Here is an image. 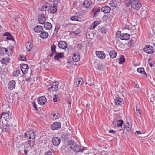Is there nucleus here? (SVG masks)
Here are the masks:
<instances>
[{
	"mask_svg": "<svg viewBox=\"0 0 155 155\" xmlns=\"http://www.w3.org/2000/svg\"><path fill=\"white\" fill-rule=\"evenodd\" d=\"M26 49L28 51H30L33 48V45L30 42H28L25 44Z\"/></svg>",
	"mask_w": 155,
	"mask_h": 155,
	"instance_id": "473e14b6",
	"label": "nucleus"
},
{
	"mask_svg": "<svg viewBox=\"0 0 155 155\" xmlns=\"http://www.w3.org/2000/svg\"><path fill=\"white\" fill-rule=\"evenodd\" d=\"M136 112L137 115L138 116H140L141 114V111L138 108L137 106H136Z\"/></svg>",
	"mask_w": 155,
	"mask_h": 155,
	"instance_id": "c03bdc74",
	"label": "nucleus"
},
{
	"mask_svg": "<svg viewBox=\"0 0 155 155\" xmlns=\"http://www.w3.org/2000/svg\"><path fill=\"white\" fill-rule=\"evenodd\" d=\"M122 99L119 97L116 98L115 100V102L117 105H120L121 104Z\"/></svg>",
	"mask_w": 155,
	"mask_h": 155,
	"instance_id": "4c0bfd02",
	"label": "nucleus"
},
{
	"mask_svg": "<svg viewBox=\"0 0 155 155\" xmlns=\"http://www.w3.org/2000/svg\"><path fill=\"white\" fill-rule=\"evenodd\" d=\"M107 31V29L104 28H102L101 30V33L103 35L105 34Z\"/></svg>",
	"mask_w": 155,
	"mask_h": 155,
	"instance_id": "8fccbe9b",
	"label": "nucleus"
},
{
	"mask_svg": "<svg viewBox=\"0 0 155 155\" xmlns=\"http://www.w3.org/2000/svg\"><path fill=\"white\" fill-rule=\"evenodd\" d=\"M90 5V2L87 0H85L82 4V7L84 8H88Z\"/></svg>",
	"mask_w": 155,
	"mask_h": 155,
	"instance_id": "aec40b11",
	"label": "nucleus"
},
{
	"mask_svg": "<svg viewBox=\"0 0 155 155\" xmlns=\"http://www.w3.org/2000/svg\"><path fill=\"white\" fill-rule=\"evenodd\" d=\"M7 49L5 48L2 47H0V51L2 52V54L3 55H6V52Z\"/></svg>",
	"mask_w": 155,
	"mask_h": 155,
	"instance_id": "a19ab883",
	"label": "nucleus"
},
{
	"mask_svg": "<svg viewBox=\"0 0 155 155\" xmlns=\"http://www.w3.org/2000/svg\"><path fill=\"white\" fill-rule=\"evenodd\" d=\"M73 33L76 35L79 34L80 33V31L79 29H78L73 31Z\"/></svg>",
	"mask_w": 155,
	"mask_h": 155,
	"instance_id": "603ef678",
	"label": "nucleus"
},
{
	"mask_svg": "<svg viewBox=\"0 0 155 155\" xmlns=\"http://www.w3.org/2000/svg\"><path fill=\"white\" fill-rule=\"evenodd\" d=\"M32 105H33L34 108L35 109V110H38V108L37 107L36 103L35 102H33L32 103Z\"/></svg>",
	"mask_w": 155,
	"mask_h": 155,
	"instance_id": "864d4df0",
	"label": "nucleus"
},
{
	"mask_svg": "<svg viewBox=\"0 0 155 155\" xmlns=\"http://www.w3.org/2000/svg\"><path fill=\"white\" fill-rule=\"evenodd\" d=\"M70 19L72 21H78V17L77 16H72L71 17Z\"/></svg>",
	"mask_w": 155,
	"mask_h": 155,
	"instance_id": "de8ad7c7",
	"label": "nucleus"
},
{
	"mask_svg": "<svg viewBox=\"0 0 155 155\" xmlns=\"http://www.w3.org/2000/svg\"><path fill=\"white\" fill-rule=\"evenodd\" d=\"M109 4L111 6L114 7H117L118 5L117 1L114 0H111Z\"/></svg>",
	"mask_w": 155,
	"mask_h": 155,
	"instance_id": "2f4dec72",
	"label": "nucleus"
},
{
	"mask_svg": "<svg viewBox=\"0 0 155 155\" xmlns=\"http://www.w3.org/2000/svg\"><path fill=\"white\" fill-rule=\"evenodd\" d=\"M20 68L22 73L25 74L27 73L29 67L26 64H22L20 65Z\"/></svg>",
	"mask_w": 155,
	"mask_h": 155,
	"instance_id": "0eeeda50",
	"label": "nucleus"
},
{
	"mask_svg": "<svg viewBox=\"0 0 155 155\" xmlns=\"http://www.w3.org/2000/svg\"><path fill=\"white\" fill-rule=\"evenodd\" d=\"M21 71L19 69H15L13 71L12 73L13 76L14 77H20L21 75L20 74Z\"/></svg>",
	"mask_w": 155,
	"mask_h": 155,
	"instance_id": "6ab92c4d",
	"label": "nucleus"
},
{
	"mask_svg": "<svg viewBox=\"0 0 155 155\" xmlns=\"http://www.w3.org/2000/svg\"><path fill=\"white\" fill-rule=\"evenodd\" d=\"M61 127V124L59 122H55L51 124V127L53 130H55L59 129Z\"/></svg>",
	"mask_w": 155,
	"mask_h": 155,
	"instance_id": "9d476101",
	"label": "nucleus"
},
{
	"mask_svg": "<svg viewBox=\"0 0 155 155\" xmlns=\"http://www.w3.org/2000/svg\"><path fill=\"white\" fill-rule=\"evenodd\" d=\"M6 52V55L8 56H10L12 55V49L9 48V49H7Z\"/></svg>",
	"mask_w": 155,
	"mask_h": 155,
	"instance_id": "37998d69",
	"label": "nucleus"
},
{
	"mask_svg": "<svg viewBox=\"0 0 155 155\" xmlns=\"http://www.w3.org/2000/svg\"><path fill=\"white\" fill-rule=\"evenodd\" d=\"M4 36H7L6 38L8 40H14L13 38L11 35V34L8 32H6L4 33L3 35Z\"/></svg>",
	"mask_w": 155,
	"mask_h": 155,
	"instance_id": "cd10ccee",
	"label": "nucleus"
},
{
	"mask_svg": "<svg viewBox=\"0 0 155 155\" xmlns=\"http://www.w3.org/2000/svg\"><path fill=\"white\" fill-rule=\"evenodd\" d=\"M11 125H10L8 123H7L6 124L4 125L2 127V131L7 132L10 130V127Z\"/></svg>",
	"mask_w": 155,
	"mask_h": 155,
	"instance_id": "4be33fe9",
	"label": "nucleus"
},
{
	"mask_svg": "<svg viewBox=\"0 0 155 155\" xmlns=\"http://www.w3.org/2000/svg\"><path fill=\"white\" fill-rule=\"evenodd\" d=\"M127 125H124L123 128L121 129H120L119 131H121V130H122L123 133L124 134V130L126 127V129L127 131H130L131 128V125L129 124L128 122H127Z\"/></svg>",
	"mask_w": 155,
	"mask_h": 155,
	"instance_id": "f3484780",
	"label": "nucleus"
},
{
	"mask_svg": "<svg viewBox=\"0 0 155 155\" xmlns=\"http://www.w3.org/2000/svg\"><path fill=\"white\" fill-rule=\"evenodd\" d=\"M58 4V0H54L53 1V5H51L50 4V10L52 14L55 13L57 10V6Z\"/></svg>",
	"mask_w": 155,
	"mask_h": 155,
	"instance_id": "20e7f679",
	"label": "nucleus"
},
{
	"mask_svg": "<svg viewBox=\"0 0 155 155\" xmlns=\"http://www.w3.org/2000/svg\"><path fill=\"white\" fill-rule=\"evenodd\" d=\"M96 54L100 59H103L105 58L106 55L103 51H97L96 52Z\"/></svg>",
	"mask_w": 155,
	"mask_h": 155,
	"instance_id": "1a4fd4ad",
	"label": "nucleus"
},
{
	"mask_svg": "<svg viewBox=\"0 0 155 155\" xmlns=\"http://www.w3.org/2000/svg\"><path fill=\"white\" fill-rule=\"evenodd\" d=\"M58 46L59 48L63 49H65L67 47V45L66 43L63 41H59L58 43Z\"/></svg>",
	"mask_w": 155,
	"mask_h": 155,
	"instance_id": "4468645a",
	"label": "nucleus"
},
{
	"mask_svg": "<svg viewBox=\"0 0 155 155\" xmlns=\"http://www.w3.org/2000/svg\"><path fill=\"white\" fill-rule=\"evenodd\" d=\"M102 66L101 64H99L98 65L97 68L98 70H101L102 69Z\"/></svg>",
	"mask_w": 155,
	"mask_h": 155,
	"instance_id": "4d7b16f0",
	"label": "nucleus"
},
{
	"mask_svg": "<svg viewBox=\"0 0 155 155\" xmlns=\"http://www.w3.org/2000/svg\"><path fill=\"white\" fill-rule=\"evenodd\" d=\"M109 132L110 133L114 134L116 133V131L112 130H110L109 131Z\"/></svg>",
	"mask_w": 155,
	"mask_h": 155,
	"instance_id": "bf43d9fd",
	"label": "nucleus"
},
{
	"mask_svg": "<svg viewBox=\"0 0 155 155\" xmlns=\"http://www.w3.org/2000/svg\"><path fill=\"white\" fill-rule=\"evenodd\" d=\"M137 71L138 72L140 73L143 77L145 78H147V76L146 72L144 71V69L143 68H138L137 69Z\"/></svg>",
	"mask_w": 155,
	"mask_h": 155,
	"instance_id": "dca6fc26",
	"label": "nucleus"
},
{
	"mask_svg": "<svg viewBox=\"0 0 155 155\" xmlns=\"http://www.w3.org/2000/svg\"><path fill=\"white\" fill-rule=\"evenodd\" d=\"M124 29H127L129 30L130 29V27L128 25H126L124 27Z\"/></svg>",
	"mask_w": 155,
	"mask_h": 155,
	"instance_id": "052dcab7",
	"label": "nucleus"
},
{
	"mask_svg": "<svg viewBox=\"0 0 155 155\" xmlns=\"http://www.w3.org/2000/svg\"><path fill=\"white\" fill-rule=\"evenodd\" d=\"M9 112H3L2 113L0 116V119H4L6 120H8V119H9Z\"/></svg>",
	"mask_w": 155,
	"mask_h": 155,
	"instance_id": "a211bd4d",
	"label": "nucleus"
},
{
	"mask_svg": "<svg viewBox=\"0 0 155 155\" xmlns=\"http://www.w3.org/2000/svg\"><path fill=\"white\" fill-rule=\"evenodd\" d=\"M52 142L54 145L57 146L60 143L61 140L59 137H55L53 138Z\"/></svg>",
	"mask_w": 155,
	"mask_h": 155,
	"instance_id": "f8f14e48",
	"label": "nucleus"
},
{
	"mask_svg": "<svg viewBox=\"0 0 155 155\" xmlns=\"http://www.w3.org/2000/svg\"><path fill=\"white\" fill-rule=\"evenodd\" d=\"M125 59L124 55H121L119 59V64H122L125 61Z\"/></svg>",
	"mask_w": 155,
	"mask_h": 155,
	"instance_id": "ea45409f",
	"label": "nucleus"
},
{
	"mask_svg": "<svg viewBox=\"0 0 155 155\" xmlns=\"http://www.w3.org/2000/svg\"><path fill=\"white\" fill-rule=\"evenodd\" d=\"M35 31L37 33H41L43 30V28L41 26L37 25L34 28Z\"/></svg>",
	"mask_w": 155,
	"mask_h": 155,
	"instance_id": "393cba45",
	"label": "nucleus"
},
{
	"mask_svg": "<svg viewBox=\"0 0 155 155\" xmlns=\"http://www.w3.org/2000/svg\"><path fill=\"white\" fill-rule=\"evenodd\" d=\"M109 55L110 57L114 58L116 57L117 55V53L114 50L110 52Z\"/></svg>",
	"mask_w": 155,
	"mask_h": 155,
	"instance_id": "f704fd0d",
	"label": "nucleus"
},
{
	"mask_svg": "<svg viewBox=\"0 0 155 155\" xmlns=\"http://www.w3.org/2000/svg\"><path fill=\"white\" fill-rule=\"evenodd\" d=\"M10 59L8 57H4L1 59L0 61L2 64L7 65L9 63Z\"/></svg>",
	"mask_w": 155,
	"mask_h": 155,
	"instance_id": "2eb2a0df",
	"label": "nucleus"
},
{
	"mask_svg": "<svg viewBox=\"0 0 155 155\" xmlns=\"http://www.w3.org/2000/svg\"><path fill=\"white\" fill-rule=\"evenodd\" d=\"M59 84V83L58 82H53L52 83V86L51 87H58V85Z\"/></svg>",
	"mask_w": 155,
	"mask_h": 155,
	"instance_id": "09e8293b",
	"label": "nucleus"
},
{
	"mask_svg": "<svg viewBox=\"0 0 155 155\" xmlns=\"http://www.w3.org/2000/svg\"><path fill=\"white\" fill-rule=\"evenodd\" d=\"M58 96L57 95H54L53 97V101L54 102H56L58 101Z\"/></svg>",
	"mask_w": 155,
	"mask_h": 155,
	"instance_id": "3c124183",
	"label": "nucleus"
},
{
	"mask_svg": "<svg viewBox=\"0 0 155 155\" xmlns=\"http://www.w3.org/2000/svg\"><path fill=\"white\" fill-rule=\"evenodd\" d=\"M49 6L50 4L48 3H46L41 7L40 9L42 11H46L47 8Z\"/></svg>",
	"mask_w": 155,
	"mask_h": 155,
	"instance_id": "e433bc0d",
	"label": "nucleus"
},
{
	"mask_svg": "<svg viewBox=\"0 0 155 155\" xmlns=\"http://www.w3.org/2000/svg\"><path fill=\"white\" fill-rule=\"evenodd\" d=\"M131 7L136 10L139 9L141 7V4L139 0H129L126 4V6L129 7L130 5Z\"/></svg>",
	"mask_w": 155,
	"mask_h": 155,
	"instance_id": "f03ea898",
	"label": "nucleus"
},
{
	"mask_svg": "<svg viewBox=\"0 0 155 155\" xmlns=\"http://www.w3.org/2000/svg\"><path fill=\"white\" fill-rule=\"evenodd\" d=\"M84 148L83 149H81L79 145H76L74 146L73 148V150L74 152H76L81 151L82 153L84 150Z\"/></svg>",
	"mask_w": 155,
	"mask_h": 155,
	"instance_id": "c756f323",
	"label": "nucleus"
},
{
	"mask_svg": "<svg viewBox=\"0 0 155 155\" xmlns=\"http://www.w3.org/2000/svg\"><path fill=\"white\" fill-rule=\"evenodd\" d=\"M59 29V28H56V27L55 28V29L54 30V33H57L58 32V30Z\"/></svg>",
	"mask_w": 155,
	"mask_h": 155,
	"instance_id": "680f3d73",
	"label": "nucleus"
},
{
	"mask_svg": "<svg viewBox=\"0 0 155 155\" xmlns=\"http://www.w3.org/2000/svg\"><path fill=\"white\" fill-rule=\"evenodd\" d=\"M45 15L43 14H41L38 17V21L39 23L41 24H43L46 21Z\"/></svg>",
	"mask_w": 155,
	"mask_h": 155,
	"instance_id": "6e6552de",
	"label": "nucleus"
},
{
	"mask_svg": "<svg viewBox=\"0 0 155 155\" xmlns=\"http://www.w3.org/2000/svg\"><path fill=\"white\" fill-rule=\"evenodd\" d=\"M54 58L55 60H58L59 58H61L63 56V53H56Z\"/></svg>",
	"mask_w": 155,
	"mask_h": 155,
	"instance_id": "c9c22d12",
	"label": "nucleus"
},
{
	"mask_svg": "<svg viewBox=\"0 0 155 155\" xmlns=\"http://www.w3.org/2000/svg\"><path fill=\"white\" fill-rule=\"evenodd\" d=\"M24 152L25 154H27V153L28 152V150L26 149H25L24 150Z\"/></svg>",
	"mask_w": 155,
	"mask_h": 155,
	"instance_id": "e2e57ef3",
	"label": "nucleus"
},
{
	"mask_svg": "<svg viewBox=\"0 0 155 155\" xmlns=\"http://www.w3.org/2000/svg\"><path fill=\"white\" fill-rule=\"evenodd\" d=\"M45 155H52L51 151H47L45 153Z\"/></svg>",
	"mask_w": 155,
	"mask_h": 155,
	"instance_id": "13d9d810",
	"label": "nucleus"
},
{
	"mask_svg": "<svg viewBox=\"0 0 155 155\" xmlns=\"http://www.w3.org/2000/svg\"><path fill=\"white\" fill-rule=\"evenodd\" d=\"M136 133H137V134H141V132L140 131H137L136 132Z\"/></svg>",
	"mask_w": 155,
	"mask_h": 155,
	"instance_id": "0e129e2a",
	"label": "nucleus"
},
{
	"mask_svg": "<svg viewBox=\"0 0 155 155\" xmlns=\"http://www.w3.org/2000/svg\"><path fill=\"white\" fill-rule=\"evenodd\" d=\"M113 127H116V126L118 127H121L122 126L123 121L122 120H114L112 123Z\"/></svg>",
	"mask_w": 155,
	"mask_h": 155,
	"instance_id": "423d86ee",
	"label": "nucleus"
},
{
	"mask_svg": "<svg viewBox=\"0 0 155 155\" xmlns=\"http://www.w3.org/2000/svg\"><path fill=\"white\" fill-rule=\"evenodd\" d=\"M101 8L100 7L94 8L92 9V12L93 13V16L95 17L98 15V14L100 11Z\"/></svg>",
	"mask_w": 155,
	"mask_h": 155,
	"instance_id": "ddd939ff",
	"label": "nucleus"
},
{
	"mask_svg": "<svg viewBox=\"0 0 155 155\" xmlns=\"http://www.w3.org/2000/svg\"><path fill=\"white\" fill-rule=\"evenodd\" d=\"M77 47L78 49H80L82 47V45L81 44H79L77 45Z\"/></svg>",
	"mask_w": 155,
	"mask_h": 155,
	"instance_id": "5fc2aeb1",
	"label": "nucleus"
},
{
	"mask_svg": "<svg viewBox=\"0 0 155 155\" xmlns=\"http://www.w3.org/2000/svg\"><path fill=\"white\" fill-rule=\"evenodd\" d=\"M100 23V22L98 21L94 22L90 25V28L91 29H94L95 28L96 26H97Z\"/></svg>",
	"mask_w": 155,
	"mask_h": 155,
	"instance_id": "7c9ffc66",
	"label": "nucleus"
},
{
	"mask_svg": "<svg viewBox=\"0 0 155 155\" xmlns=\"http://www.w3.org/2000/svg\"><path fill=\"white\" fill-rule=\"evenodd\" d=\"M56 46L54 44H53L51 46V53L50 55V57H52L54 54L56 53Z\"/></svg>",
	"mask_w": 155,
	"mask_h": 155,
	"instance_id": "a878e982",
	"label": "nucleus"
},
{
	"mask_svg": "<svg viewBox=\"0 0 155 155\" xmlns=\"http://www.w3.org/2000/svg\"><path fill=\"white\" fill-rule=\"evenodd\" d=\"M70 24L69 23H63L62 25V27L65 29H68L70 26Z\"/></svg>",
	"mask_w": 155,
	"mask_h": 155,
	"instance_id": "79ce46f5",
	"label": "nucleus"
},
{
	"mask_svg": "<svg viewBox=\"0 0 155 155\" xmlns=\"http://www.w3.org/2000/svg\"><path fill=\"white\" fill-rule=\"evenodd\" d=\"M83 82V80L82 78H78L75 81V84L77 87L80 86L81 85Z\"/></svg>",
	"mask_w": 155,
	"mask_h": 155,
	"instance_id": "72a5a7b5",
	"label": "nucleus"
},
{
	"mask_svg": "<svg viewBox=\"0 0 155 155\" xmlns=\"http://www.w3.org/2000/svg\"><path fill=\"white\" fill-rule=\"evenodd\" d=\"M134 41L133 40H130V41L128 42V46L129 47L134 46Z\"/></svg>",
	"mask_w": 155,
	"mask_h": 155,
	"instance_id": "a18cd8bd",
	"label": "nucleus"
},
{
	"mask_svg": "<svg viewBox=\"0 0 155 155\" xmlns=\"http://www.w3.org/2000/svg\"><path fill=\"white\" fill-rule=\"evenodd\" d=\"M110 8L108 6H105L102 7L101 10L103 12L105 13H109L110 11Z\"/></svg>",
	"mask_w": 155,
	"mask_h": 155,
	"instance_id": "bb28decb",
	"label": "nucleus"
},
{
	"mask_svg": "<svg viewBox=\"0 0 155 155\" xmlns=\"http://www.w3.org/2000/svg\"><path fill=\"white\" fill-rule=\"evenodd\" d=\"M80 55L79 53H76L73 54L72 59L75 62H78L80 60Z\"/></svg>",
	"mask_w": 155,
	"mask_h": 155,
	"instance_id": "412c9836",
	"label": "nucleus"
},
{
	"mask_svg": "<svg viewBox=\"0 0 155 155\" xmlns=\"http://www.w3.org/2000/svg\"><path fill=\"white\" fill-rule=\"evenodd\" d=\"M20 60L23 61H25L26 60L25 57L24 56H21L20 57Z\"/></svg>",
	"mask_w": 155,
	"mask_h": 155,
	"instance_id": "6e6d98bb",
	"label": "nucleus"
},
{
	"mask_svg": "<svg viewBox=\"0 0 155 155\" xmlns=\"http://www.w3.org/2000/svg\"><path fill=\"white\" fill-rule=\"evenodd\" d=\"M60 116V114L58 113L55 112L54 114H51L50 115V117L51 119L55 120L58 119Z\"/></svg>",
	"mask_w": 155,
	"mask_h": 155,
	"instance_id": "b1692460",
	"label": "nucleus"
},
{
	"mask_svg": "<svg viewBox=\"0 0 155 155\" xmlns=\"http://www.w3.org/2000/svg\"><path fill=\"white\" fill-rule=\"evenodd\" d=\"M117 36H119L120 39L122 40H127L130 37V34L127 33H121L120 31H117L116 33Z\"/></svg>",
	"mask_w": 155,
	"mask_h": 155,
	"instance_id": "7ed1b4c3",
	"label": "nucleus"
},
{
	"mask_svg": "<svg viewBox=\"0 0 155 155\" xmlns=\"http://www.w3.org/2000/svg\"><path fill=\"white\" fill-rule=\"evenodd\" d=\"M46 101V98L44 96L39 97L38 100V103L40 105H44Z\"/></svg>",
	"mask_w": 155,
	"mask_h": 155,
	"instance_id": "9b49d317",
	"label": "nucleus"
},
{
	"mask_svg": "<svg viewBox=\"0 0 155 155\" xmlns=\"http://www.w3.org/2000/svg\"><path fill=\"white\" fill-rule=\"evenodd\" d=\"M77 14L78 16H81L82 14L81 13H80L78 12V13H77Z\"/></svg>",
	"mask_w": 155,
	"mask_h": 155,
	"instance_id": "69168bd1",
	"label": "nucleus"
},
{
	"mask_svg": "<svg viewBox=\"0 0 155 155\" xmlns=\"http://www.w3.org/2000/svg\"><path fill=\"white\" fill-rule=\"evenodd\" d=\"M24 137L25 138L29 140L28 143L30 147H32L35 143V133L33 130H30L28 133H25Z\"/></svg>",
	"mask_w": 155,
	"mask_h": 155,
	"instance_id": "f257e3e1",
	"label": "nucleus"
},
{
	"mask_svg": "<svg viewBox=\"0 0 155 155\" xmlns=\"http://www.w3.org/2000/svg\"><path fill=\"white\" fill-rule=\"evenodd\" d=\"M48 33L43 30L40 33L39 36L42 39H46L48 36Z\"/></svg>",
	"mask_w": 155,
	"mask_h": 155,
	"instance_id": "5701e85b",
	"label": "nucleus"
},
{
	"mask_svg": "<svg viewBox=\"0 0 155 155\" xmlns=\"http://www.w3.org/2000/svg\"><path fill=\"white\" fill-rule=\"evenodd\" d=\"M144 51L147 54H152L154 52L153 47L151 46L146 45L144 48Z\"/></svg>",
	"mask_w": 155,
	"mask_h": 155,
	"instance_id": "39448f33",
	"label": "nucleus"
},
{
	"mask_svg": "<svg viewBox=\"0 0 155 155\" xmlns=\"http://www.w3.org/2000/svg\"><path fill=\"white\" fill-rule=\"evenodd\" d=\"M68 104H71V102L70 101H68Z\"/></svg>",
	"mask_w": 155,
	"mask_h": 155,
	"instance_id": "774afa93",
	"label": "nucleus"
},
{
	"mask_svg": "<svg viewBox=\"0 0 155 155\" xmlns=\"http://www.w3.org/2000/svg\"><path fill=\"white\" fill-rule=\"evenodd\" d=\"M15 82L14 80H12L9 81L8 85L9 87H14L15 85Z\"/></svg>",
	"mask_w": 155,
	"mask_h": 155,
	"instance_id": "58836bf2",
	"label": "nucleus"
},
{
	"mask_svg": "<svg viewBox=\"0 0 155 155\" xmlns=\"http://www.w3.org/2000/svg\"><path fill=\"white\" fill-rule=\"evenodd\" d=\"M68 145L70 146H74V142L73 140H69L68 143Z\"/></svg>",
	"mask_w": 155,
	"mask_h": 155,
	"instance_id": "49530a36",
	"label": "nucleus"
},
{
	"mask_svg": "<svg viewBox=\"0 0 155 155\" xmlns=\"http://www.w3.org/2000/svg\"><path fill=\"white\" fill-rule=\"evenodd\" d=\"M149 65L150 66H152V63H149Z\"/></svg>",
	"mask_w": 155,
	"mask_h": 155,
	"instance_id": "338daca9",
	"label": "nucleus"
},
{
	"mask_svg": "<svg viewBox=\"0 0 155 155\" xmlns=\"http://www.w3.org/2000/svg\"><path fill=\"white\" fill-rule=\"evenodd\" d=\"M44 24V27L45 29L49 30L52 27L51 24L50 22H46Z\"/></svg>",
	"mask_w": 155,
	"mask_h": 155,
	"instance_id": "c85d7f7f",
	"label": "nucleus"
}]
</instances>
